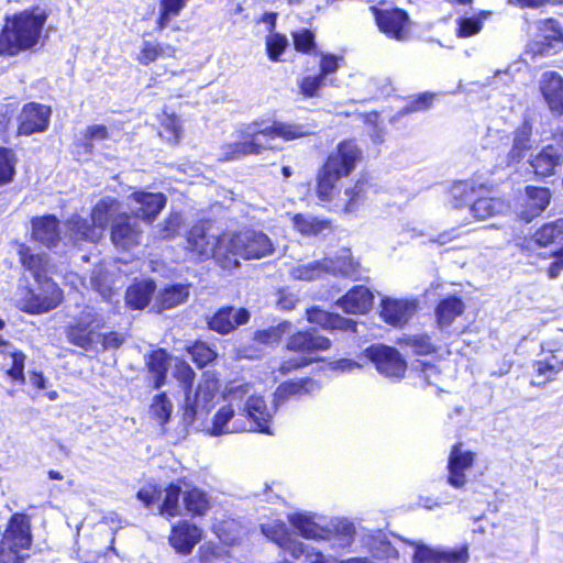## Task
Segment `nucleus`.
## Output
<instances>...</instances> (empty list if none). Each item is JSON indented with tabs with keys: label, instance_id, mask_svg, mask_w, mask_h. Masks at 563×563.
<instances>
[{
	"label": "nucleus",
	"instance_id": "2f4dec72",
	"mask_svg": "<svg viewBox=\"0 0 563 563\" xmlns=\"http://www.w3.org/2000/svg\"><path fill=\"white\" fill-rule=\"evenodd\" d=\"M246 139L253 155H258L265 150L273 148L272 142L276 139L272 125L261 129L257 122L245 126Z\"/></svg>",
	"mask_w": 563,
	"mask_h": 563
},
{
	"label": "nucleus",
	"instance_id": "f8f14e48",
	"mask_svg": "<svg viewBox=\"0 0 563 563\" xmlns=\"http://www.w3.org/2000/svg\"><path fill=\"white\" fill-rule=\"evenodd\" d=\"M376 24L380 32L390 38L404 41L409 33V19L405 11L400 9H378L372 7Z\"/></svg>",
	"mask_w": 563,
	"mask_h": 563
},
{
	"label": "nucleus",
	"instance_id": "412c9836",
	"mask_svg": "<svg viewBox=\"0 0 563 563\" xmlns=\"http://www.w3.org/2000/svg\"><path fill=\"white\" fill-rule=\"evenodd\" d=\"M521 200L519 217L529 222L545 210L550 203L551 194L543 187H527Z\"/></svg>",
	"mask_w": 563,
	"mask_h": 563
},
{
	"label": "nucleus",
	"instance_id": "c9c22d12",
	"mask_svg": "<svg viewBox=\"0 0 563 563\" xmlns=\"http://www.w3.org/2000/svg\"><path fill=\"white\" fill-rule=\"evenodd\" d=\"M189 297V285L176 284L162 289L156 296L158 311L172 309L185 302Z\"/></svg>",
	"mask_w": 563,
	"mask_h": 563
},
{
	"label": "nucleus",
	"instance_id": "8fccbe9b",
	"mask_svg": "<svg viewBox=\"0 0 563 563\" xmlns=\"http://www.w3.org/2000/svg\"><path fill=\"white\" fill-rule=\"evenodd\" d=\"M179 497H180V487L175 484H170L164 490L163 503L158 508L159 514L162 516H166V517L179 516L181 514Z\"/></svg>",
	"mask_w": 563,
	"mask_h": 563
},
{
	"label": "nucleus",
	"instance_id": "4c0bfd02",
	"mask_svg": "<svg viewBox=\"0 0 563 563\" xmlns=\"http://www.w3.org/2000/svg\"><path fill=\"white\" fill-rule=\"evenodd\" d=\"M154 291L155 284L153 280L139 282L126 289L125 301L128 306L134 309H143L150 302Z\"/></svg>",
	"mask_w": 563,
	"mask_h": 563
},
{
	"label": "nucleus",
	"instance_id": "393cba45",
	"mask_svg": "<svg viewBox=\"0 0 563 563\" xmlns=\"http://www.w3.org/2000/svg\"><path fill=\"white\" fill-rule=\"evenodd\" d=\"M563 161V146L550 144L530 161L537 175L547 177L553 174L555 167Z\"/></svg>",
	"mask_w": 563,
	"mask_h": 563
},
{
	"label": "nucleus",
	"instance_id": "6e6552de",
	"mask_svg": "<svg viewBox=\"0 0 563 563\" xmlns=\"http://www.w3.org/2000/svg\"><path fill=\"white\" fill-rule=\"evenodd\" d=\"M276 402L273 407H268L262 396L247 397L240 413L246 432H261L272 434L271 423L277 410Z\"/></svg>",
	"mask_w": 563,
	"mask_h": 563
},
{
	"label": "nucleus",
	"instance_id": "69168bd1",
	"mask_svg": "<svg viewBox=\"0 0 563 563\" xmlns=\"http://www.w3.org/2000/svg\"><path fill=\"white\" fill-rule=\"evenodd\" d=\"M159 135L169 143H177L180 137L179 119L175 115L165 114L162 120Z\"/></svg>",
	"mask_w": 563,
	"mask_h": 563
},
{
	"label": "nucleus",
	"instance_id": "37998d69",
	"mask_svg": "<svg viewBox=\"0 0 563 563\" xmlns=\"http://www.w3.org/2000/svg\"><path fill=\"white\" fill-rule=\"evenodd\" d=\"M90 286L98 291L106 300H112L115 290L119 288L111 279L108 272L102 267L96 268L90 276Z\"/></svg>",
	"mask_w": 563,
	"mask_h": 563
},
{
	"label": "nucleus",
	"instance_id": "6e6d98bb",
	"mask_svg": "<svg viewBox=\"0 0 563 563\" xmlns=\"http://www.w3.org/2000/svg\"><path fill=\"white\" fill-rule=\"evenodd\" d=\"M174 53L175 48L169 45L164 47L161 44L145 41L139 54V62L143 65H148L155 62L159 56H172Z\"/></svg>",
	"mask_w": 563,
	"mask_h": 563
},
{
	"label": "nucleus",
	"instance_id": "79ce46f5",
	"mask_svg": "<svg viewBox=\"0 0 563 563\" xmlns=\"http://www.w3.org/2000/svg\"><path fill=\"white\" fill-rule=\"evenodd\" d=\"M147 367L153 375L154 388H159L166 379L168 355L164 350L154 351L147 358Z\"/></svg>",
	"mask_w": 563,
	"mask_h": 563
},
{
	"label": "nucleus",
	"instance_id": "4468645a",
	"mask_svg": "<svg viewBox=\"0 0 563 563\" xmlns=\"http://www.w3.org/2000/svg\"><path fill=\"white\" fill-rule=\"evenodd\" d=\"M143 230L131 214L117 216L111 224V241L120 249L129 250L141 243Z\"/></svg>",
	"mask_w": 563,
	"mask_h": 563
},
{
	"label": "nucleus",
	"instance_id": "dca6fc26",
	"mask_svg": "<svg viewBox=\"0 0 563 563\" xmlns=\"http://www.w3.org/2000/svg\"><path fill=\"white\" fill-rule=\"evenodd\" d=\"M240 411L232 405L221 406L212 418L211 426L207 428V433L212 437H219L235 432H246Z\"/></svg>",
	"mask_w": 563,
	"mask_h": 563
},
{
	"label": "nucleus",
	"instance_id": "e433bc0d",
	"mask_svg": "<svg viewBox=\"0 0 563 563\" xmlns=\"http://www.w3.org/2000/svg\"><path fill=\"white\" fill-rule=\"evenodd\" d=\"M464 308L463 301L455 296L441 300L435 309L439 327L441 329L450 327L455 318L463 313Z\"/></svg>",
	"mask_w": 563,
	"mask_h": 563
},
{
	"label": "nucleus",
	"instance_id": "bb28decb",
	"mask_svg": "<svg viewBox=\"0 0 563 563\" xmlns=\"http://www.w3.org/2000/svg\"><path fill=\"white\" fill-rule=\"evenodd\" d=\"M288 520L306 539L323 540L331 537V531L318 523L312 515L292 514Z\"/></svg>",
	"mask_w": 563,
	"mask_h": 563
},
{
	"label": "nucleus",
	"instance_id": "423d86ee",
	"mask_svg": "<svg viewBox=\"0 0 563 563\" xmlns=\"http://www.w3.org/2000/svg\"><path fill=\"white\" fill-rule=\"evenodd\" d=\"M223 247L229 249V256L235 257L236 267L239 258H263L273 254V241L262 231L247 230L238 234H223Z\"/></svg>",
	"mask_w": 563,
	"mask_h": 563
},
{
	"label": "nucleus",
	"instance_id": "0e129e2a",
	"mask_svg": "<svg viewBox=\"0 0 563 563\" xmlns=\"http://www.w3.org/2000/svg\"><path fill=\"white\" fill-rule=\"evenodd\" d=\"M191 360L200 367L213 361L217 353L205 342H196L188 349Z\"/></svg>",
	"mask_w": 563,
	"mask_h": 563
},
{
	"label": "nucleus",
	"instance_id": "864d4df0",
	"mask_svg": "<svg viewBox=\"0 0 563 563\" xmlns=\"http://www.w3.org/2000/svg\"><path fill=\"white\" fill-rule=\"evenodd\" d=\"M560 41L552 38V43L547 40L538 38L530 42L525 52L526 58L530 57L534 60L537 57L551 56L560 52Z\"/></svg>",
	"mask_w": 563,
	"mask_h": 563
},
{
	"label": "nucleus",
	"instance_id": "7ed1b4c3",
	"mask_svg": "<svg viewBox=\"0 0 563 563\" xmlns=\"http://www.w3.org/2000/svg\"><path fill=\"white\" fill-rule=\"evenodd\" d=\"M361 151L352 141H343L329 154L318 174V197L322 201L331 200L336 183L347 177L355 168Z\"/></svg>",
	"mask_w": 563,
	"mask_h": 563
},
{
	"label": "nucleus",
	"instance_id": "3c124183",
	"mask_svg": "<svg viewBox=\"0 0 563 563\" xmlns=\"http://www.w3.org/2000/svg\"><path fill=\"white\" fill-rule=\"evenodd\" d=\"M559 239H563V219L544 224L533 235V241L540 246H547Z\"/></svg>",
	"mask_w": 563,
	"mask_h": 563
},
{
	"label": "nucleus",
	"instance_id": "09e8293b",
	"mask_svg": "<svg viewBox=\"0 0 563 563\" xmlns=\"http://www.w3.org/2000/svg\"><path fill=\"white\" fill-rule=\"evenodd\" d=\"M275 137H280L285 141H292L296 139L305 137L310 135L312 132L307 125L296 124V123H286L275 121L272 124Z\"/></svg>",
	"mask_w": 563,
	"mask_h": 563
},
{
	"label": "nucleus",
	"instance_id": "4be33fe9",
	"mask_svg": "<svg viewBox=\"0 0 563 563\" xmlns=\"http://www.w3.org/2000/svg\"><path fill=\"white\" fill-rule=\"evenodd\" d=\"M32 238L44 246H56L60 241L59 222L57 218L52 214L33 218Z\"/></svg>",
	"mask_w": 563,
	"mask_h": 563
},
{
	"label": "nucleus",
	"instance_id": "473e14b6",
	"mask_svg": "<svg viewBox=\"0 0 563 563\" xmlns=\"http://www.w3.org/2000/svg\"><path fill=\"white\" fill-rule=\"evenodd\" d=\"M327 263L325 273L341 275L353 279H358V264L354 262L349 250H342L335 258H324Z\"/></svg>",
	"mask_w": 563,
	"mask_h": 563
},
{
	"label": "nucleus",
	"instance_id": "c85d7f7f",
	"mask_svg": "<svg viewBox=\"0 0 563 563\" xmlns=\"http://www.w3.org/2000/svg\"><path fill=\"white\" fill-rule=\"evenodd\" d=\"M67 235L74 244L79 242H91L96 243L100 240V230L95 229L87 219L79 216L70 217L67 222Z\"/></svg>",
	"mask_w": 563,
	"mask_h": 563
},
{
	"label": "nucleus",
	"instance_id": "49530a36",
	"mask_svg": "<svg viewBox=\"0 0 563 563\" xmlns=\"http://www.w3.org/2000/svg\"><path fill=\"white\" fill-rule=\"evenodd\" d=\"M325 271L327 263H324V260H322L292 266L289 271V274L294 279L310 282L320 277L325 273Z\"/></svg>",
	"mask_w": 563,
	"mask_h": 563
},
{
	"label": "nucleus",
	"instance_id": "a211bd4d",
	"mask_svg": "<svg viewBox=\"0 0 563 563\" xmlns=\"http://www.w3.org/2000/svg\"><path fill=\"white\" fill-rule=\"evenodd\" d=\"M539 86L550 111L553 114H563V77L555 71H545Z\"/></svg>",
	"mask_w": 563,
	"mask_h": 563
},
{
	"label": "nucleus",
	"instance_id": "58836bf2",
	"mask_svg": "<svg viewBox=\"0 0 563 563\" xmlns=\"http://www.w3.org/2000/svg\"><path fill=\"white\" fill-rule=\"evenodd\" d=\"M253 155L250 147L249 140L246 139L245 129L238 131L236 140L233 142L224 143L220 147L219 159L221 161H235L245 156Z\"/></svg>",
	"mask_w": 563,
	"mask_h": 563
},
{
	"label": "nucleus",
	"instance_id": "1a4fd4ad",
	"mask_svg": "<svg viewBox=\"0 0 563 563\" xmlns=\"http://www.w3.org/2000/svg\"><path fill=\"white\" fill-rule=\"evenodd\" d=\"M413 548L412 563H466L468 561V549L466 545L460 548H431L420 540L402 539Z\"/></svg>",
	"mask_w": 563,
	"mask_h": 563
},
{
	"label": "nucleus",
	"instance_id": "052dcab7",
	"mask_svg": "<svg viewBox=\"0 0 563 563\" xmlns=\"http://www.w3.org/2000/svg\"><path fill=\"white\" fill-rule=\"evenodd\" d=\"M172 402L165 394H161L154 397L151 406V412L161 426H164L170 418L172 415Z\"/></svg>",
	"mask_w": 563,
	"mask_h": 563
},
{
	"label": "nucleus",
	"instance_id": "72a5a7b5",
	"mask_svg": "<svg viewBox=\"0 0 563 563\" xmlns=\"http://www.w3.org/2000/svg\"><path fill=\"white\" fill-rule=\"evenodd\" d=\"M66 336L71 344L86 351H91L98 350L101 333L73 323L66 328Z\"/></svg>",
	"mask_w": 563,
	"mask_h": 563
},
{
	"label": "nucleus",
	"instance_id": "6ab92c4d",
	"mask_svg": "<svg viewBox=\"0 0 563 563\" xmlns=\"http://www.w3.org/2000/svg\"><path fill=\"white\" fill-rule=\"evenodd\" d=\"M380 306L384 321L395 327L407 323L417 310V301L408 299L384 298Z\"/></svg>",
	"mask_w": 563,
	"mask_h": 563
},
{
	"label": "nucleus",
	"instance_id": "39448f33",
	"mask_svg": "<svg viewBox=\"0 0 563 563\" xmlns=\"http://www.w3.org/2000/svg\"><path fill=\"white\" fill-rule=\"evenodd\" d=\"M223 234L221 236L211 233L210 228L199 223L194 225L187 236V251L199 260L213 257L223 269L236 267L235 257L229 256V249L223 247Z\"/></svg>",
	"mask_w": 563,
	"mask_h": 563
},
{
	"label": "nucleus",
	"instance_id": "4d7b16f0",
	"mask_svg": "<svg viewBox=\"0 0 563 563\" xmlns=\"http://www.w3.org/2000/svg\"><path fill=\"white\" fill-rule=\"evenodd\" d=\"M261 530L267 539L272 540L279 548L282 544H285L286 539L290 534L286 523L280 520H269L265 523H262Z\"/></svg>",
	"mask_w": 563,
	"mask_h": 563
},
{
	"label": "nucleus",
	"instance_id": "680f3d73",
	"mask_svg": "<svg viewBox=\"0 0 563 563\" xmlns=\"http://www.w3.org/2000/svg\"><path fill=\"white\" fill-rule=\"evenodd\" d=\"M540 37L552 43V38L560 41V49L563 48V27L554 19L539 22Z\"/></svg>",
	"mask_w": 563,
	"mask_h": 563
},
{
	"label": "nucleus",
	"instance_id": "bf43d9fd",
	"mask_svg": "<svg viewBox=\"0 0 563 563\" xmlns=\"http://www.w3.org/2000/svg\"><path fill=\"white\" fill-rule=\"evenodd\" d=\"M183 225V217L179 212H172L168 217L156 227L155 234L158 239H173L178 234Z\"/></svg>",
	"mask_w": 563,
	"mask_h": 563
},
{
	"label": "nucleus",
	"instance_id": "7c9ffc66",
	"mask_svg": "<svg viewBox=\"0 0 563 563\" xmlns=\"http://www.w3.org/2000/svg\"><path fill=\"white\" fill-rule=\"evenodd\" d=\"M320 389V385L310 378L297 382H286L278 386L274 394L276 406L285 402L291 397H300L306 394H312Z\"/></svg>",
	"mask_w": 563,
	"mask_h": 563
},
{
	"label": "nucleus",
	"instance_id": "5701e85b",
	"mask_svg": "<svg viewBox=\"0 0 563 563\" xmlns=\"http://www.w3.org/2000/svg\"><path fill=\"white\" fill-rule=\"evenodd\" d=\"M25 355L0 338V368L15 382H24Z\"/></svg>",
	"mask_w": 563,
	"mask_h": 563
},
{
	"label": "nucleus",
	"instance_id": "c03bdc74",
	"mask_svg": "<svg viewBox=\"0 0 563 563\" xmlns=\"http://www.w3.org/2000/svg\"><path fill=\"white\" fill-rule=\"evenodd\" d=\"M368 548L373 558L377 560L386 561L387 563H394V561L398 560L397 549L385 537L372 538Z\"/></svg>",
	"mask_w": 563,
	"mask_h": 563
},
{
	"label": "nucleus",
	"instance_id": "c756f323",
	"mask_svg": "<svg viewBox=\"0 0 563 563\" xmlns=\"http://www.w3.org/2000/svg\"><path fill=\"white\" fill-rule=\"evenodd\" d=\"M121 203L115 198L107 197L101 199L92 209L91 221L95 229L100 230V239L110 221L121 214Z\"/></svg>",
	"mask_w": 563,
	"mask_h": 563
},
{
	"label": "nucleus",
	"instance_id": "e2e57ef3",
	"mask_svg": "<svg viewBox=\"0 0 563 563\" xmlns=\"http://www.w3.org/2000/svg\"><path fill=\"white\" fill-rule=\"evenodd\" d=\"M290 329L289 322L279 323L266 330H261L255 333V340L263 344L278 343L282 336Z\"/></svg>",
	"mask_w": 563,
	"mask_h": 563
},
{
	"label": "nucleus",
	"instance_id": "20e7f679",
	"mask_svg": "<svg viewBox=\"0 0 563 563\" xmlns=\"http://www.w3.org/2000/svg\"><path fill=\"white\" fill-rule=\"evenodd\" d=\"M32 544L31 519L27 515L13 514L0 540V563H22Z\"/></svg>",
	"mask_w": 563,
	"mask_h": 563
},
{
	"label": "nucleus",
	"instance_id": "9b49d317",
	"mask_svg": "<svg viewBox=\"0 0 563 563\" xmlns=\"http://www.w3.org/2000/svg\"><path fill=\"white\" fill-rule=\"evenodd\" d=\"M128 200L131 216L148 223L156 219L167 202L163 194L150 191H134Z\"/></svg>",
	"mask_w": 563,
	"mask_h": 563
},
{
	"label": "nucleus",
	"instance_id": "338daca9",
	"mask_svg": "<svg viewBox=\"0 0 563 563\" xmlns=\"http://www.w3.org/2000/svg\"><path fill=\"white\" fill-rule=\"evenodd\" d=\"M288 45V41L284 35L274 33L266 37V51L269 59L277 62Z\"/></svg>",
	"mask_w": 563,
	"mask_h": 563
},
{
	"label": "nucleus",
	"instance_id": "2eb2a0df",
	"mask_svg": "<svg viewBox=\"0 0 563 563\" xmlns=\"http://www.w3.org/2000/svg\"><path fill=\"white\" fill-rule=\"evenodd\" d=\"M49 117L48 107L35 102L26 103L18 118V134L27 136L44 132L48 126Z\"/></svg>",
	"mask_w": 563,
	"mask_h": 563
},
{
	"label": "nucleus",
	"instance_id": "b1692460",
	"mask_svg": "<svg viewBox=\"0 0 563 563\" xmlns=\"http://www.w3.org/2000/svg\"><path fill=\"white\" fill-rule=\"evenodd\" d=\"M336 305L346 313H366L373 305V294L364 286L352 288Z\"/></svg>",
	"mask_w": 563,
	"mask_h": 563
},
{
	"label": "nucleus",
	"instance_id": "f257e3e1",
	"mask_svg": "<svg viewBox=\"0 0 563 563\" xmlns=\"http://www.w3.org/2000/svg\"><path fill=\"white\" fill-rule=\"evenodd\" d=\"M20 262L31 272L34 283L20 285L16 292V306L31 314H42L56 309L64 295L59 286L47 276L51 263L46 254L33 253L25 244L18 246Z\"/></svg>",
	"mask_w": 563,
	"mask_h": 563
},
{
	"label": "nucleus",
	"instance_id": "603ef678",
	"mask_svg": "<svg viewBox=\"0 0 563 563\" xmlns=\"http://www.w3.org/2000/svg\"><path fill=\"white\" fill-rule=\"evenodd\" d=\"M183 0H161L159 1V15L157 19V29L163 31L166 29L170 20L179 15L180 11L186 7Z\"/></svg>",
	"mask_w": 563,
	"mask_h": 563
},
{
	"label": "nucleus",
	"instance_id": "a878e982",
	"mask_svg": "<svg viewBox=\"0 0 563 563\" xmlns=\"http://www.w3.org/2000/svg\"><path fill=\"white\" fill-rule=\"evenodd\" d=\"M331 342L316 332L300 331L290 336L287 347L296 352L327 351Z\"/></svg>",
	"mask_w": 563,
	"mask_h": 563
},
{
	"label": "nucleus",
	"instance_id": "ddd939ff",
	"mask_svg": "<svg viewBox=\"0 0 563 563\" xmlns=\"http://www.w3.org/2000/svg\"><path fill=\"white\" fill-rule=\"evenodd\" d=\"M475 462V453L464 450L461 443L452 446L448 459V478L450 486L462 489L467 484L466 472Z\"/></svg>",
	"mask_w": 563,
	"mask_h": 563
},
{
	"label": "nucleus",
	"instance_id": "f3484780",
	"mask_svg": "<svg viewBox=\"0 0 563 563\" xmlns=\"http://www.w3.org/2000/svg\"><path fill=\"white\" fill-rule=\"evenodd\" d=\"M201 538L202 531L199 527L187 520H183L173 526L168 540L169 544L177 553L188 555L192 552Z\"/></svg>",
	"mask_w": 563,
	"mask_h": 563
},
{
	"label": "nucleus",
	"instance_id": "13d9d810",
	"mask_svg": "<svg viewBox=\"0 0 563 563\" xmlns=\"http://www.w3.org/2000/svg\"><path fill=\"white\" fill-rule=\"evenodd\" d=\"M295 228L302 234H318L329 228V223L311 216L296 214L292 218Z\"/></svg>",
	"mask_w": 563,
	"mask_h": 563
},
{
	"label": "nucleus",
	"instance_id": "a19ab883",
	"mask_svg": "<svg viewBox=\"0 0 563 563\" xmlns=\"http://www.w3.org/2000/svg\"><path fill=\"white\" fill-rule=\"evenodd\" d=\"M331 537L325 539L331 543V548H345L351 544L354 538L355 529L353 523L347 520H338L331 523Z\"/></svg>",
	"mask_w": 563,
	"mask_h": 563
},
{
	"label": "nucleus",
	"instance_id": "a18cd8bd",
	"mask_svg": "<svg viewBox=\"0 0 563 563\" xmlns=\"http://www.w3.org/2000/svg\"><path fill=\"white\" fill-rule=\"evenodd\" d=\"M476 187L473 181H459L455 183L450 190V203L454 209L467 206L474 198Z\"/></svg>",
	"mask_w": 563,
	"mask_h": 563
},
{
	"label": "nucleus",
	"instance_id": "f03ea898",
	"mask_svg": "<svg viewBox=\"0 0 563 563\" xmlns=\"http://www.w3.org/2000/svg\"><path fill=\"white\" fill-rule=\"evenodd\" d=\"M47 19L48 11L40 5L7 15L0 33V55L14 56L35 47Z\"/></svg>",
	"mask_w": 563,
	"mask_h": 563
},
{
	"label": "nucleus",
	"instance_id": "f704fd0d",
	"mask_svg": "<svg viewBox=\"0 0 563 563\" xmlns=\"http://www.w3.org/2000/svg\"><path fill=\"white\" fill-rule=\"evenodd\" d=\"M509 210V203L501 198L486 197L478 198L468 209L477 219H486L504 214Z\"/></svg>",
	"mask_w": 563,
	"mask_h": 563
},
{
	"label": "nucleus",
	"instance_id": "774afa93",
	"mask_svg": "<svg viewBox=\"0 0 563 563\" xmlns=\"http://www.w3.org/2000/svg\"><path fill=\"white\" fill-rule=\"evenodd\" d=\"M199 559L200 563H225L223 551L212 543L199 548Z\"/></svg>",
	"mask_w": 563,
	"mask_h": 563
},
{
	"label": "nucleus",
	"instance_id": "ea45409f",
	"mask_svg": "<svg viewBox=\"0 0 563 563\" xmlns=\"http://www.w3.org/2000/svg\"><path fill=\"white\" fill-rule=\"evenodd\" d=\"M251 390L252 387L249 383L230 382L227 384L222 397L227 405H232L233 408L241 411L247 397L253 396Z\"/></svg>",
	"mask_w": 563,
	"mask_h": 563
},
{
	"label": "nucleus",
	"instance_id": "de8ad7c7",
	"mask_svg": "<svg viewBox=\"0 0 563 563\" xmlns=\"http://www.w3.org/2000/svg\"><path fill=\"white\" fill-rule=\"evenodd\" d=\"M185 508L194 515H203L210 506L208 495L198 488L187 490L183 496Z\"/></svg>",
	"mask_w": 563,
	"mask_h": 563
},
{
	"label": "nucleus",
	"instance_id": "5fc2aeb1",
	"mask_svg": "<svg viewBox=\"0 0 563 563\" xmlns=\"http://www.w3.org/2000/svg\"><path fill=\"white\" fill-rule=\"evenodd\" d=\"M16 162V156L11 148L0 147V186L13 180Z\"/></svg>",
	"mask_w": 563,
	"mask_h": 563
},
{
	"label": "nucleus",
	"instance_id": "0eeeda50",
	"mask_svg": "<svg viewBox=\"0 0 563 563\" xmlns=\"http://www.w3.org/2000/svg\"><path fill=\"white\" fill-rule=\"evenodd\" d=\"M220 384L214 373L205 372L195 393L186 390L184 419L192 422L205 418L214 405Z\"/></svg>",
	"mask_w": 563,
	"mask_h": 563
},
{
	"label": "nucleus",
	"instance_id": "9d476101",
	"mask_svg": "<svg viewBox=\"0 0 563 563\" xmlns=\"http://www.w3.org/2000/svg\"><path fill=\"white\" fill-rule=\"evenodd\" d=\"M365 355L385 377L401 378L405 375L407 365L396 349L374 344L365 350Z\"/></svg>",
	"mask_w": 563,
	"mask_h": 563
},
{
	"label": "nucleus",
	"instance_id": "aec40b11",
	"mask_svg": "<svg viewBox=\"0 0 563 563\" xmlns=\"http://www.w3.org/2000/svg\"><path fill=\"white\" fill-rule=\"evenodd\" d=\"M249 319L250 312L244 308L223 307L210 318L208 324L211 330L227 334L236 327L245 324Z\"/></svg>",
	"mask_w": 563,
	"mask_h": 563
},
{
	"label": "nucleus",
	"instance_id": "cd10ccee",
	"mask_svg": "<svg viewBox=\"0 0 563 563\" xmlns=\"http://www.w3.org/2000/svg\"><path fill=\"white\" fill-rule=\"evenodd\" d=\"M307 319L323 329H339L343 331H355L356 322L352 319L343 318L335 313L311 308L306 311Z\"/></svg>",
	"mask_w": 563,
	"mask_h": 563
}]
</instances>
